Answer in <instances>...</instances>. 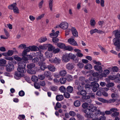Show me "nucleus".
<instances>
[{
    "instance_id": "nucleus-1",
    "label": "nucleus",
    "mask_w": 120,
    "mask_h": 120,
    "mask_svg": "<svg viewBox=\"0 0 120 120\" xmlns=\"http://www.w3.org/2000/svg\"><path fill=\"white\" fill-rule=\"evenodd\" d=\"M22 63L21 61L18 63V66L17 68V72L15 73L14 77L16 79H18L22 77Z\"/></svg>"
},
{
    "instance_id": "nucleus-2",
    "label": "nucleus",
    "mask_w": 120,
    "mask_h": 120,
    "mask_svg": "<svg viewBox=\"0 0 120 120\" xmlns=\"http://www.w3.org/2000/svg\"><path fill=\"white\" fill-rule=\"evenodd\" d=\"M34 53L36 56L39 57L40 61L38 63L39 65H44L45 64V63L44 61L45 60V59L44 57L43 54L41 53V52L39 51L35 53L34 52Z\"/></svg>"
},
{
    "instance_id": "nucleus-3",
    "label": "nucleus",
    "mask_w": 120,
    "mask_h": 120,
    "mask_svg": "<svg viewBox=\"0 0 120 120\" xmlns=\"http://www.w3.org/2000/svg\"><path fill=\"white\" fill-rule=\"evenodd\" d=\"M83 112L85 114L84 115L85 117L87 118L93 119L92 115L93 114L90 111V109L88 108L86 109L82 110Z\"/></svg>"
},
{
    "instance_id": "nucleus-4",
    "label": "nucleus",
    "mask_w": 120,
    "mask_h": 120,
    "mask_svg": "<svg viewBox=\"0 0 120 120\" xmlns=\"http://www.w3.org/2000/svg\"><path fill=\"white\" fill-rule=\"evenodd\" d=\"M17 4L16 3H14L8 6L9 9L11 10H13V12L15 13H19V10L16 6Z\"/></svg>"
},
{
    "instance_id": "nucleus-5",
    "label": "nucleus",
    "mask_w": 120,
    "mask_h": 120,
    "mask_svg": "<svg viewBox=\"0 0 120 120\" xmlns=\"http://www.w3.org/2000/svg\"><path fill=\"white\" fill-rule=\"evenodd\" d=\"M14 68V67L12 63H8L6 65V71L8 72H10L13 70Z\"/></svg>"
},
{
    "instance_id": "nucleus-6",
    "label": "nucleus",
    "mask_w": 120,
    "mask_h": 120,
    "mask_svg": "<svg viewBox=\"0 0 120 120\" xmlns=\"http://www.w3.org/2000/svg\"><path fill=\"white\" fill-rule=\"evenodd\" d=\"M113 41L114 45L117 46L118 48H119V45L120 44V37L115 38L113 39Z\"/></svg>"
},
{
    "instance_id": "nucleus-7",
    "label": "nucleus",
    "mask_w": 120,
    "mask_h": 120,
    "mask_svg": "<svg viewBox=\"0 0 120 120\" xmlns=\"http://www.w3.org/2000/svg\"><path fill=\"white\" fill-rule=\"evenodd\" d=\"M62 61L65 62H67L70 60L68 54H66L63 55L62 58Z\"/></svg>"
},
{
    "instance_id": "nucleus-8",
    "label": "nucleus",
    "mask_w": 120,
    "mask_h": 120,
    "mask_svg": "<svg viewBox=\"0 0 120 120\" xmlns=\"http://www.w3.org/2000/svg\"><path fill=\"white\" fill-rule=\"evenodd\" d=\"M33 57L31 55H28L23 56V61L25 62L27 61L28 60H32Z\"/></svg>"
},
{
    "instance_id": "nucleus-9",
    "label": "nucleus",
    "mask_w": 120,
    "mask_h": 120,
    "mask_svg": "<svg viewBox=\"0 0 120 120\" xmlns=\"http://www.w3.org/2000/svg\"><path fill=\"white\" fill-rule=\"evenodd\" d=\"M68 26V23L66 22H64L61 23L59 25V27L64 29H67Z\"/></svg>"
},
{
    "instance_id": "nucleus-10",
    "label": "nucleus",
    "mask_w": 120,
    "mask_h": 120,
    "mask_svg": "<svg viewBox=\"0 0 120 120\" xmlns=\"http://www.w3.org/2000/svg\"><path fill=\"white\" fill-rule=\"evenodd\" d=\"M88 108L90 109V111L92 113L93 112H95L97 109V108L96 107L94 106L92 104L88 106Z\"/></svg>"
},
{
    "instance_id": "nucleus-11",
    "label": "nucleus",
    "mask_w": 120,
    "mask_h": 120,
    "mask_svg": "<svg viewBox=\"0 0 120 120\" xmlns=\"http://www.w3.org/2000/svg\"><path fill=\"white\" fill-rule=\"evenodd\" d=\"M68 42L70 44L74 46H77L78 45L74 39L70 38L68 40Z\"/></svg>"
},
{
    "instance_id": "nucleus-12",
    "label": "nucleus",
    "mask_w": 120,
    "mask_h": 120,
    "mask_svg": "<svg viewBox=\"0 0 120 120\" xmlns=\"http://www.w3.org/2000/svg\"><path fill=\"white\" fill-rule=\"evenodd\" d=\"M71 30L72 34L74 36L76 37L78 36V32L75 27H72Z\"/></svg>"
},
{
    "instance_id": "nucleus-13",
    "label": "nucleus",
    "mask_w": 120,
    "mask_h": 120,
    "mask_svg": "<svg viewBox=\"0 0 120 120\" xmlns=\"http://www.w3.org/2000/svg\"><path fill=\"white\" fill-rule=\"evenodd\" d=\"M49 70L52 72H54L56 71V68L52 64H49L48 66L47 67Z\"/></svg>"
},
{
    "instance_id": "nucleus-14",
    "label": "nucleus",
    "mask_w": 120,
    "mask_h": 120,
    "mask_svg": "<svg viewBox=\"0 0 120 120\" xmlns=\"http://www.w3.org/2000/svg\"><path fill=\"white\" fill-rule=\"evenodd\" d=\"M95 70L98 71L100 73H101L103 71L102 68V67L98 65H95L94 67Z\"/></svg>"
},
{
    "instance_id": "nucleus-15",
    "label": "nucleus",
    "mask_w": 120,
    "mask_h": 120,
    "mask_svg": "<svg viewBox=\"0 0 120 120\" xmlns=\"http://www.w3.org/2000/svg\"><path fill=\"white\" fill-rule=\"evenodd\" d=\"M79 81L81 82V83L82 85H84L85 84V82H87V80L85 79V78L83 76L80 77L79 79Z\"/></svg>"
},
{
    "instance_id": "nucleus-16",
    "label": "nucleus",
    "mask_w": 120,
    "mask_h": 120,
    "mask_svg": "<svg viewBox=\"0 0 120 120\" xmlns=\"http://www.w3.org/2000/svg\"><path fill=\"white\" fill-rule=\"evenodd\" d=\"M66 67L68 69L71 70L74 68V65L73 63H69L67 64Z\"/></svg>"
},
{
    "instance_id": "nucleus-17",
    "label": "nucleus",
    "mask_w": 120,
    "mask_h": 120,
    "mask_svg": "<svg viewBox=\"0 0 120 120\" xmlns=\"http://www.w3.org/2000/svg\"><path fill=\"white\" fill-rule=\"evenodd\" d=\"M95 114H93L92 115V116L93 117H97L96 116H99L100 114L101 113V111L100 110L97 109L95 111Z\"/></svg>"
},
{
    "instance_id": "nucleus-18",
    "label": "nucleus",
    "mask_w": 120,
    "mask_h": 120,
    "mask_svg": "<svg viewBox=\"0 0 120 120\" xmlns=\"http://www.w3.org/2000/svg\"><path fill=\"white\" fill-rule=\"evenodd\" d=\"M30 51L29 46L28 47L25 48L23 51V56H26L27 53L29 52Z\"/></svg>"
},
{
    "instance_id": "nucleus-19",
    "label": "nucleus",
    "mask_w": 120,
    "mask_h": 120,
    "mask_svg": "<svg viewBox=\"0 0 120 120\" xmlns=\"http://www.w3.org/2000/svg\"><path fill=\"white\" fill-rule=\"evenodd\" d=\"M29 47L30 50L32 51H36L37 50H39V48L38 47L34 45H33L32 46H29Z\"/></svg>"
},
{
    "instance_id": "nucleus-20",
    "label": "nucleus",
    "mask_w": 120,
    "mask_h": 120,
    "mask_svg": "<svg viewBox=\"0 0 120 120\" xmlns=\"http://www.w3.org/2000/svg\"><path fill=\"white\" fill-rule=\"evenodd\" d=\"M61 61V60L59 58L55 57L53 60L52 63L57 64H59Z\"/></svg>"
},
{
    "instance_id": "nucleus-21",
    "label": "nucleus",
    "mask_w": 120,
    "mask_h": 120,
    "mask_svg": "<svg viewBox=\"0 0 120 120\" xmlns=\"http://www.w3.org/2000/svg\"><path fill=\"white\" fill-rule=\"evenodd\" d=\"M113 33L115 35L116 38L120 37V30H116L113 32Z\"/></svg>"
},
{
    "instance_id": "nucleus-22",
    "label": "nucleus",
    "mask_w": 120,
    "mask_h": 120,
    "mask_svg": "<svg viewBox=\"0 0 120 120\" xmlns=\"http://www.w3.org/2000/svg\"><path fill=\"white\" fill-rule=\"evenodd\" d=\"M44 75L47 78L51 77L52 76L51 73L49 71H46L44 72Z\"/></svg>"
},
{
    "instance_id": "nucleus-23",
    "label": "nucleus",
    "mask_w": 120,
    "mask_h": 120,
    "mask_svg": "<svg viewBox=\"0 0 120 120\" xmlns=\"http://www.w3.org/2000/svg\"><path fill=\"white\" fill-rule=\"evenodd\" d=\"M4 58L7 60H8V63H12L13 62V58L12 57L9 56H5Z\"/></svg>"
},
{
    "instance_id": "nucleus-24",
    "label": "nucleus",
    "mask_w": 120,
    "mask_h": 120,
    "mask_svg": "<svg viewBox=\"0 0 120 120\" xmlns=\"http://www.w3.org/2000/svg\"><path fill=\"white\" fill-rule=\"evenodd\" d=\"M92 120H106V118L104 116H101L99 117V118L96 117V118L93 119Z\"/></svg>"
},
{
    "instance_id": "nucleus-25",
    "label": "nucleus",
    "mask_w": 120,
    "mask_h": 120,
    "mask_svg": "<svg viewBox=\"0 0 120 120\" xmlns=\"http://www.w3.org/2000/svg\"><path fill=\"white\" fill-rule=\"evenodd\" d=\"M56 100L58 101H61L63 100L64 97L62 95H58L56 96Z\"/></svg>"
},
{
    "instance_id": "nucleus-26",
    "label": "nucleus",
    "mask_w": 120,
    "mask_h": 120,
    "mask_svg": "<svg viewBox=\"0 0 120 120\" xmlns=\"http://www.w3.org/2000/svg\"><path fill=\"white\" fill-rule=\"evenodd\" d=\"M57 45L58 47L61 49H64L65 46L64 44L61 43H57Z\"/></svg>"
},
{
    "instance_id": "nucleus-27",
    "label": "nucleus",
    "mask_w": 120,
    "mask_h": 120,
    "mask_svg": "<svg viewBox=\"0 0 120 120\" xmlns=\"http://www.w3.org/2000/svg\"><path fill=\"white\" fill-rule=\"evenodd\" d=\"M46 57L48 58H49L52 57V54L48 51H47L45 52Z\"/></svg>"
},
{
    "instance_id": "nucleus-28",
    "label": "nucleus",
    "mask_w": 120,
    "mask_h": 120,
    "mask_svg": "<svg viewBox=\"0 0 120 120\" xmlns=\"http://www.w3.org/2000/svg\"><path fill=\"white\" fill-rule=\"evenodd\" d=\"M6 62V61L4 59L0 60V65L2 66H4Z\"/></svg>"
},
{
    "instance_id": "nucleus-29",
    "label": "nucleus",
    "mask_w": 120,
    "mask_h": 120,
    "mask_svg": "<svg viewBox=\"0 0 120 120\" xmlns=\"http://www.w3.org/2000/svg\"><path fill=\"white\" fill-rule=\"evenodd\" d=\"M31 79L32 80L34 83L37 82L38 80V77L35 75L32 76Z\"/></svg>"
},
{
    "instance_id": "nucleus-30",
    "label": "nucleus",
    "mask_w": 120,
    "mask_h": 120,
    "mask_svg": "<svg viewBox=\"0 0 120 120\" xmlns=\"http://www.w3.org/2000/svg\"><path fill=\"white\" fill-rule=\"evenodd\" d=\"M66 74V71L65 70H62L59 72V75L61 76H64Z\"/></svg>"
},
{
    "instance_id": "nucleus-31",
    "label": "nucleus",
    "mask_w": 120,
    "mask_h": 120,
    "mask_svg": "<svg viewBox=\"0 0 120 120\" xmlns=\"http://www.w3.org/2000/svg\"><path fill=\"white\" fill-rule=\"evenodd\" d=\"M66 80H67L68 82H70L72 80L73 78L72 76L70 75H67L66 77Z\"/></svg>"
},
{
    "instance_id": "nucleus-32",
    "label": "nucleus",
    "mask_w": 120,
    "mask_h": 120,
    "mask_svg": "<svg viewBox=\"0 0 120 120\" xmlns=\"http://www.w3.org/2000/svg\"><path fill=\"white\" fill-rule=\"evenodd\" d=\"M80 102L79 100H75L74 103V105L76 107H78L80 105Z\"/></svg>"
},
{
    "instance_id": "nucleus-33",
    "label": "nucleus",
    "mask_w": 120,
    "mask_h": 120,
    "mask_svg": "<svg viewBox=\"0 0 120 120\" xmlns=\"http://www.w3.org/2000/svg\"><path fill=\"white\" fill-rule=\"evenodd\" d=\"M66 90L69 93H72L73 91V88L71 86H69L67 88Z\"/></svg>"
},
{
    "instance_id": "nucleus-34",
    "label": "nucleus",
    "mask_w": 120,
    "mask_h": 120,
    "mask_svg": "<svg viewBox=\"0 0 120 120\" xmlns=\"http://www.w3.org/2000/svg\"><path fill=\"white\" fill-rule=\"evenodd\" d=\"M68 55L69 58L71 59V60H74L76 57V56L75 55L71 53H70L68 54Z\"/></svg>"
},
{
    "instance_id": "nucleus-35",
    "label": "nucleus",
    "mask_w": 120,
    "mask_h": 120,
    "mask_svg": "<svg viewBox=\"0 0 120 120\" xmlns=\"http://www.w3.org/2000/svg\"><path fill=\"white\" fill-rule=\"evenodd\" d=\"M53 1V0H49V7L50 10L51 11L52 10Z\"/></svg>"
},
{
    "instance_id": "nucleus-36",
    "label": "nucleus",
    "mask_w": 120,
    "mask_h": 120,
    "mask_svg": "<svg viewBox=\"0 0 120 120\" xmlns=\"http://www.w3.org/2000/svg\"><path fill=\"white\" fill-rule=\"evenodd\" d=\"M66 79L64 77L60 78L59 79V81L61 84H64L66 82Z\"/></svg>"
},
{
    "instance_id": "nucleus-37",
    "label": "nucleus",
    "mask_w": 120,
    "mask_h": 120,
    "mask_svg": "<svg viewBox=\"0 0 120 120\" xmlns=\"http://www.w3.org/2000/svg\"><path fill=\"white\" fill-rule=\"evenodd\" d=\"M91 84L92 86L97 88L98 89L99 86V85L98 83H96L94 82H91Z\"/></svg>"
},
{
    "instance_id": "nucleus-38",
    "label": "nucleus",
    "mask_w": 120,
    "mask_h": 120,
    "mask_svg": "<svg viewBox=\"0 0 120 120\" xmlns=\"http://www.w3.org/2000/svg\"><path fill=\"white\" fill-rule=\"evenodd\" d=\"M55 47L52 45L49 44V46L48 48V51H53L54 49H55Z\"/></svg>"
},
{
    "instance_id": "nucleus-39",
    "label": "nucleus",
    "mask_w": 120,
    "mask_h": 120,
    "mask_svg": "<svg viewBox=\"0 0 120 120\" xmlns=\"http://www.w3.org/2000/svg\"><path fill=\"white\" fill-rule=\"evenodd\" d=\"M47 40L46 37H41L38 40V41L40 43L43 42Z\"/></svg>"
},
{
    "instance_id": "nucleus-40",
    "label": "nucleus",
    "mask_w": 120,
    "mask_h": 120,
    "mask_svg": "<svg viewBox=\"0 0 120 120\" xmlns=\"http://www.w3.org/2000/svg\"><path fill=\"white\" fill-rule=\"evenodd\" d=\"M59 90L60 92L64 93L65 92L66 90V88L64 86H61L60 87Z\"/></svg>"
},
{
    "instance_id": "nucleus-41",
    "label": "nucleus",
    "mask_w": 120,
    "mask_h": 120,
    "mask_svg": "<svg viewBox=\"0 0 120 120\" xmlns=\"http://www.w3.org/2000/svg\"><path fill=\"white\" fill-rule=\"evenodd\" d=\"M92 65L89 64H86L85 67V68L86 69H92Z\"/></svg>"
},
{
    "instance_id": "nucleus-42",
    "label": "nucleus",
    "mask_w": 120,
    "mask_h": 120,
    "mask_svg": "<svg viewBox=\"0 0 120 120\" xmlns=\"http://www.w3.org/2000/svg\"><path fill=\"white\" fill-rule=\"evenodd\" d=\"M118 94L115 92L112 93L111 95V97L113 99L115 98H118Z\"/></svg>"
},
{
    "instance_id": "nucleus-43",
    "label": "nucleus",
    "mask_w": 120,
    "mask_h": 120,
    "mask_svg": "<svg viewBox=\"0 0 120 120\" xmlns=\"http://www.w3.org/2000/svg\"><path fill=\"white\" fill-rule=\"evenodd\" d=\"M76 116L79 120H83L84 119V117L80 114H77Z\"/></svg>"
},
{
    "instance_id": "nucleus-44",
    "label": "nucleus",
    "mask_w": 120,
    "mask_h": 120,
    "mask_svg": "<svg viewBox=\"0 0 120 120\" xmlns=\"http://www.w3.org/2000/svg\"><path fill=\"white\" fill-rule=\"evenodd\" d=\"M35 66V64L33 63H31L27 65V67L29 69L34 68Z\"/></svg>"
},
{
    "instance_id": "nucleus-45",
    "label": "nucleus",
    "mask_w": 120,
    "mask_h": 120,
    "mask_svg": "<svg viewBox=\"0 0 120 120\" xmlns=\"http://www.w3.org/2000/svg\"><path fill=\"white\" fill-rule=\"evenodd\" d=\"M59 33V31H56L54 33H51L50 34V36L51 37L53 36L57 37L58 36V34Z\"/></svg>"
},
{
    "instance_id": "nucleus-46",
    "label": "nucleus",
    "mask_w": 120,
    "mask_h": 120,
    "mask_svg": "<svg viewBox=\"0 0 120 120\" xmlns=\"http://www.w3.org/2000/svg\"><path fill=\"white\" fill-rule=\"evenodd\" d=\"M112 71L114 72H117L119 71L118 68L116 66L112 67Z\"/></svg>"
},
{
    "instance_id": "nucleus-47",
    "label": "nucleus",
    "mask_w": 120,
    "mask_h": 120,
    "mask_svg": "<svg viewBox=\"0 0 120 120\" xmlns=\"http://www.w3.org/2000/svg\"><path fill=\"white\" fill-rule=\"evenodd\" d=\"M89 104H88V103L87 102H85L82 104V107L84 109H86L88 107V105Z\"/></svg>"
},
{
    "instance_id": "nucleus-48",
    "label": "nucleus",
    "mask_w": 120,
    "mask_h": 120,
    "mask_svg": "<svg viewBox=\"0 0 120 120\" xmlns=\"http://www.w3.org/2000/svg\"><path fill=\"white\" fill-rule=\"evenodd\" d=\"M34 87L36 88L37 89H39L40 88V84L38 83H34Z\"/></svg>"
},
{
    "instance_id": "nucleus-49",
    "label": "nucleus",
    "mask_w": 120,
    "mask_h": 120,
    "mask_svg": "<svg viewBox=\"0 0 120 120\" xmlns=\"http://www.w3.org/2000/svg\"><path fill=\"white\" fill-rule=\"evenodd\" d=\"M57 87L56 86H50V89L53 91H55L57 90Z\"/></svg>"
},
{
    "instance_id": "nucleus-50",
    "label": "nucleus",
    "mask_w": 120,
    "mask_h": 120,
    "mask_svg": "<svg viewBox=\"0 0 120 120\" xmlns=\"http://www.w3.org/2000/svg\"><path fill=\"white\" fill-rule=\"evenodd\" d=\"M119 115V112H116L113 113L111 115V116L112 117H117Z\"/></svg>"
},
{
    "instance_id": "nucleus-51",
    "label": "nucleus",
    "mask_w": 120,
    "mask_h": 120,
    "mask_svg": "<svg viewBox=\"0 0 120 120\" xmlns=\"http://www.w3.org/2000/svg\"><path fill=\"white\" fill-rule=\"evenodd\" d=\"M24 75L23 74V78H24L28 82L30 83L31 82L30 78H29L28 76L24 77Z\"/></svg>"
},
{
    "instance_id": "nucleus-52",
    "label": "nucleus",
    "mask_w": 120,
    "mask_h": 120,
    "mask_svg": "<svg viewBox=\"0 0 120 120\" xmlns=\"http://www.w3.org/2000/svg\"><path fill=\"white\" fill-rule=\"evenodd\" d=\"M27 72L29 74H35L36 73V71L32 69L28 70Z\"/></svg>"
},
{
    "instance_id": "nucleus-53",
    "label": "nucleus",
    "mask_w": 120,
    "mask_h": 120,
    "mask_svg": "<svg viewBox=\"0 0 120 120\" xmlns=\"http://www.w3.org/2000/svg\"><path fill=\"white\" fill-rule=\"evenodd\" d=\"M64 49L66 50H67L70 51H72L73 49V48L72 47H71V46H65Z\"/></svg>"
},
{
    "instance_id": "nucleus-54",
    "label": "nucleus",
    "mask_w": 120,
    "mask_h": 120,
    "mask_svg": "<svg viewBox=\"0 0 120 120\" xmlns=\"http://www.w3.org/2000/svg\"><path fill=\"white\" fill-rule=\"evenodd\" d=\"M61 107V104L59 102H58L56 103V106L55 107V109H57L56 108H60Z\"/></svg>"
},
{
    "instance_id": "nucleus-55",
    "label": "nucleus",
    "mask_w": 120,
    "mask_h": 120,
    "mask_svg": "<svg viewBox=\"0 0 120 120\" xmlns=\"http://www.w3.org/2000/svg\"><path fill=\"white\" fill-rule=\"evenodd\" d=\"M90 24L92 26H94L96 24L95 20L94 19H91L90 21Z\"/></svg>"
},
{
    "instance_id": "nucleus-56",
    "label": "nucleus",
    "mask_w": 120,
    "mask_h": 120,
    "mask_svg": "<svg viewBox=\"0 0 120 120\" xmlns=\"http://www.w3.org/2000/svg\"><path fill=\"white\" fill-rule=\"evenodd\" d=\"M64 97L66 98H69L70 97V94L67 92H65L64 93Z\"/></svg>"
},
{
    "instance_id": "nucleus-57",
    "label": "nucleus",
    "mask_w": 120,
    "mask_h": 120,
    "mask_svg": "<svg viewBox=\"0 0 120 120\" xmlns=\"http://www.w3.org/2000/svg\"><path fill=\"white\" fill-rule=\"evenodd\" d=\"M14 51L12 50H9L7 52L8 56H11L13 54Z\"/></svg>"
},
{
    "instance_id": "nucleus-58",
    "label": "nucleus",
    "mask_w": 120,
    "mask_h": 120,
    "mask_svg": "<svg viewBox=\"0 0 120 120\" xmlns=\"http://www.w3.org/2000/svg\"><path fill=\"white\" fill-rule=\"evenodd\" d=\"M60 51V49L59 48H57L56 49L55 48V49H54L52 52L54 54H56L59 52Z\"/></svg>"
},
{
    "instance_id": "nucleus-59",
    "label": "nucleus",
    "mask_w": 120,
    "mask_h": 120,
    "mask_svg": "<svg viewBox=\"0 0 120 120\" xmlns=\"http://www.w3.org/2000/svg\"><path fill=\"white\" fill-rule=\"evenodd\" d=\"M14 58L15 60L18 61H20L22 60V59L21 58L19 57L16 55L14 56Z\"/></svg>"
},
{
    "instance_id": "nucleus-60",
    "label": "nucleus",
    "mask_w": 120,
    "mask_h": 120,
    "mask_svg": "<svg viewBox=\"0 0 120 120\" xmlns=\"http://www.w3.org/2000/svg\"><path fill=\"white\" fill-rule=\"evenodd\" d=\"M116 100L113 98L109 100H107V103H112L115 102Z\"/></svg>"
},
{
    "instance_id": "nucleus-61",
    "label": "nucleus",
    "mask_w": 120,
    "mask_h": 120,
    "mask_svg": "<svg viewBox=\"0 0 120 120\" xmlns=\"http://www.w3.org/2000/svg\"><path fill=\"white\" fill-rule=\"evenodd\" d=\"M102 92L101 91L99 90L97 92L96 94L97 96L100 97L102 95Z\"/></svg>"
},
{
    "instance_id": "nucleus-62",
    "label": "nucleus",
    "mask_w": 120,
    "mask_h": 120,
    "mask_svg": "<svg viewBox=\"0 0 120 120\" xmlns=\"http://www.w3.org/2000/svg\"><path fill=\"white\" fill-rule=\"evenodd\" d=\"M80 94H81V95L83 96L86 95V93L85 90H82L81 91Z\"/></svg>"
},
{
    "instance_id": "nucleus-63",
    "label": "nucleus",
    "mask_w": 120,
    "mask_h": 120,
    "mask_svg": "<svg viewBox=\"0 0 120 120\" xmlns=\"http://www.w3.org/2000/svg\"><path fill=\"white\" fill-rule=\"evenodd\" d=\"M57 37H52V41L54 42H57L59 41V39Z\"/></svg>"
},
{
    "instance_id": "nucleus-64",
    "label": "nucleus",
    "mask_w": 120,
    "mask_h": 120,
    "mask_svg": "<svg viewBox=\"0 0 120 120\" xmlns=\"http://www.w3.org/2000/svg\"><path fill=\"white\" fill-rule=\"evenodd\" d=\"M45 15V14H43L41 15H40L38 16L36 18L37 20H39L41 19H42L44 17Z\"/></svg>"
}]
</instances>
